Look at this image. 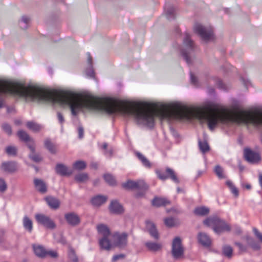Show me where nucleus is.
I'll return each instance as SVG.
<instances>
[{
	"label": "nucleus",
	"instance_id": "nucleus-1",
	"mask_svg": "<svg viewBox=\"0 0 262 262\" xmlns=\"http://www.w3.org/2000/svg\"><path fill=\"white\" fill-rule=\"evenodd\" d=\"M11 94L24 97L27 101H42L69 106L72 114L76 116L82 108L92 110V95L79 97L69 92H56L39 86H25L20 83L0 80V108L3 107V96Z\"/></svg>",
	"mask_w": 262,
	"mask_h": 262
},
{
	"label": "nucleus",
	"instance_id": "nucleus-40",
	"mask_svg": "<svg viewBox=\"0 0 262 262\" xmlns=\"http://www.w3.org/2000/svg\"><path fill=\"white\" fill-rule=\"evenodd\" d=\"M2 127L4 132L8 135L10 136L12 135V128L9 124L6 123H4L2 124Z\"/></svg>",
	"mask_w": 262,
	"mask_h": 262
},
{
	"label": "nucleus",
	"instance_id": "nucleus-18",
	"mask_svg": "<svg viewBox=\"0 0 262 262\" xmlns=\"http://www.w3.org/2000/svg\"><path fill=\"white\" fill-rule=\"evenodd\" d=\"M110 210L112 213L117 214H121L124 211L122 206L117 201H112L110 205Z\"/></svg>",
	"mask_w": 262,
	"mask_h": 262
},
{
	"label": "nucleus",
	"instance_id": "nucleus-57",
	"mask_svg": "<svg viewBox=\"0 0 262 262\" xmlns=\"http://www.w3.org/2000/svg\"><path fill=\"white\" fill-rule=\"evenodd\" d=\"M91 167L93 168L96 169L98 167V164L97 163H92L91 165Z\"/></svg>",
	"mask_w": 262,
	"mask_h": 262
},
{
	"label": "nucleus",
	"instance_id": "nucleus-8",
	"mask_svg": "<svg viewBox=\"0 0 262 262\" xmlns=\"http://www.w3.org/2000/svg\"><path fill=\"white\" fill-rule=\"evenodd\" d=\"M171 253L175 259H178L184 254V248L182 241L179 237H175L172 243Z\"/></svg>",
	"mask_w": 262,
	"mask_h": 262
},
{
	"label": "nucleus",
	"instance_id": "nucleus-22",
	"mask_svg": "<svg viewBox=\"0 0 262 262\" xmlns=\"http://www.w3.org/2000/svg\"><path fill=\"white\" fill-rule=\"evenodd\" d=\"M222 253L224 256L230 259L233 255V249L229 245H224L222 247Z\"/></svg>",
	"mask_w": 262,
	"mask_h": 262
},
{
	"label": "nucleus",
	"instance_id": "nucleus-7",
	"mask_svg": "<svg viewBox=\"0 0 262 262\" xmlns=\"http://www.w3.org/2000/svg\"><path fill=\"white\" fill-rule=\"evenodd\" d=\"M156 173L159 179L161 180L164 181L170 179L176 184H179L180 182L176 172L169 167L166 168L165 172L160 170H157Z\"/></svg>",
	"mask_w": 262,
	"mask_h": 262
},
{
	"label": "nucleus",
	"instance_id": "nucleus-28",
	"mask_svg": "<svg viewBox=\"0 0 262 262\" xmlns=\"http://www.w3.org/2000/svg\"><path fill=\"white\" fill-rule=\"evenodd\" d=\"M45 146L48 150L53 154L56 152V148L55 145L49 139H47L45 141Z\"/></svg>",
	"mask_w": 262,
	"mask_h": 262
},
{
	"label": "nucleus",
	"instance_id": "nucleus-32",
	"mask_svg": "<svg viewBox=\"0 0 262 262\" xmlns=\"http://www.w3.org/2000/svg\"><path fill=\"white\" fill-rule=\"evenodd\" d=\"M68 257L72 262H78V258L73 248L69 246L68 250Z\"/></svg>",
	"mask_w": 262,
	"mask_h": 262
},
{
	"label": "nucleus",
	"instance_id": "nucleus-26",
	"mask_svg": "<svg viewBox=\"0 0 262 262\" xmlns=\"http://www.w3.org/2000/svg\"><path fill=\"white\" fill-rule=\"evenodd\" d=\"M88 62L89 63V68L86 70L85 73L86 75L91 78L94 77V72L92 68V58L91 56L90 53H88Z\"/></svg>",
	"mask_w": 262,
	"mask_h": 262
},
{
	"label": "nucleus",
	"instance_id": "nucleus-38",
	"mask_svg": "<svg viewBox=\"0 0 262 262\" xmlns=\"http://www.w3.org/2000/svg\"><path fill=\"white\" fill-rule=\"evenodd\" d=\"M86 167V163L83 161H77L73 164V167L77 170L84 169Z\"/></svg>",
	"mask_w": 262,
	"mask_h": 262
},
{
	"label": "nucleus",
	"instance_id": "nucleus-35",
	"mask_svg": "<svg viewBox=\"0 0 262 262\" xmlns=\"http://www.w3.org/2000/svg\"><path fill=\"white\" fill-rule=\"evenodd\" d=\"M214 172L219 179H225L223 168L220 165H216L214 168Z\"/></svg>",
	"mask_w": 262,
	"mask_h": 262
},
{
	"label": "nucleus",
	"instance_id": "nucleus-48",
	"mask_svg": "<svg viewBox=\"0 0 262 262\" xmlns=\"http://www.w3.org/2000/svg\"><path fill=\"white\" fill-rule=\"evenodd\" d=\"M124 257V255L121 254L118 255H114L112 258V262H116L117 260H118L119 259L123 258Z\"/></svg>",
	"mask_w": 262,
	"mask_h": 262
},
{
	"label": "nucleus",
	"instance_id": "nucleus-31",
	"mask_svg": "<svg viewBox=\"0 0 262 262\" xmlns=\"http://www.w3.org/2000/svg\"><path fill=\"white\" fill-rule=\"evenodd\" d=\"M27 127L35 132H38L41 129V126L35 122L29 121L27 123Z\"/></svg>",
	"mask_w": 262,
	"mask_h": 262
},
{
	"label": "nucleus",
	"instance_id": "nucleus-15",
	"mask_svg": "<svg viewBox=\"0 0 262 262\" xmlns=\"http://www.w3.org/2000/svg\"><path fill=\"white\" fill-rule=\"evenodd\" d=\"M28 147L31 151V153L29 155V158L34 162H39L42 161L41 156L35 153V146L34 142H31L28 143Z\"/></svg>",
	"mask_w": 262,
	"mask_h": 262
},
{
	"label": "nucleus",
	"instance_id": "nucleus-11",
	"mask_svg": "<svg viewBox=\"0 0 262 262\" xmlns=\"http://www.w3.org/2000/svg\"><path fill=\"white\" fill-rule=\"evenodd\" d=\"M64 218L68 224L72 226H76L80 223L79 216L74 212L66 213Z\"/></svg>",
	"mask_w": 262,
	"mask_h": 262
},
{
	"label": "nucleus",
	"instance_id": "nucleus-29",
	"mask_svg": "<svg viewBox=\"0 0 262 262\" xmlns=\"http://www.w3.org/2000/svg\"><path fill=\"white\" fill-rule=\"evenodd\" d=\"M23 226L26 230L31 232L33 229L32 222L27 216H25L23 219Z\"/></svg>",
	"mask_w": 262,
	"mask_h": 262
},
{
	"label": "nucleus",
	"instance_id": "nucleus-58",
	"mask_svg": "<svg viewBox=\"0 0 262 262\" xmlns=\"http://www.w3.org/2000/svg\"><path fill=\"white\" fill-rule=\"evenodd\" d=\"M252 247L255 250H258L260 248L259 246L257 244L253 245Z\"/></svg>",
	"mask_w": 262,
	"mask_h": 262
},
{
	"label": "nucleus",
	"instance_id": "nucleus-30",
	"mask_svg": "<svg viewBox=\"0 0 262 262\" xmlns=\"http://www.w3.org/2000/svg\"><path fill=\"white\" fill-rule=\"evenodd\" d=\"M17 135L20 140L27 142V144L29 142H34V141L30 138L28 134L24 130H19L17 133Z\"/></svg>",
	"mask_w": 262,
	"mask_h": 262
},
{
	"label": "nucleus",
	"instance_id": "nucleus-42",
	"mask_svg": "<svg viewBox=\"0 0 262 262\" xmlns=\"http://www.w3.org/2000/svg\"><path fill=\"white\" fill-rule=\"evenodd\" d=\"M164 223L168 227H172L176 225L174 220L172 217L165 219Z\"/></svg>",
	"mask_w": 262,
	"mask_h": 262
},
{
	"label": "nucleus",
	"instance_id": "nucleus-33",
	"mask_svg": "<svg viewBox=\"0 0 262 262\" xmlns=\"http://www.w3.org/2000/svg\"><path fill=\"white\" fill-rule=\"evenodd\" d=\"M89 179L88 174L86 173H81L75 176V180L78 183H84Z\"/></svg>",
	"mask_w": 262,
	"mask_h": 262
},
{
	"label": "nucleus",
	"instance_id": "nucleus-63",
	"mask_svg": "<svg viewBox=\"0 0 262 262\" xmlns=\"http://www.w3.org/2000/svg\"><path fill=\"white\" fill-rule=\"evenodd\" d=\"M4 240L0 237V243H3Z\"/></svg>",
	"mask_w": 262,
	"mask_h": 262
},
{
	"label": "nucleus",
	"instance_id": "nucleus-62",
	"mask_svg": "<svg viewBox=\"0 0 262 262\" xmlns=\"http://www.w3.org/2000/svg\"><path fill=\"white\" fill-rule=\"evenodd\" d=\"M214 89H210V90H209V92H210V93H214Z\"/></svg>",
	"mask_w": 262,
	"mask_h": 262
},
{
	"label": "nucleus",
	"instance_id": "nucleus-36",
	"mask_svg": "<svg viewBox=\"0 0 262 262\" xmlns=\"http://www.w3.org/2000/svg\"><path fill=\"white\" fill-rule=\"evenodd\" d=\"M103 178L105 182L110 185H114L116 184V180L114 177L109 173L104 174Z\"/></svg>",
	"mask_w": 262,
	"mask_h": 262
},
{
	"label": "nucleus",
	"instance_id": "nucleus-59",
	"mask_svg": "<svg viewBox=\"0 0 262 262\" xmlns=\"http://www.w3.org/2000/svg\"><path fill=\"white\" fill-rule=\"evenodd\" d=\"M107 144L106 143H104L102 145V148L105 150H107Z\"/></svg>",
	"mask_w": 262,
	"mask_h": 262
},
{
	"label": "nucleus",
	"instance_id": "nucleus-39",
	"mask_svg": "<svg viewBox=\"0 0 262 262\" xmlns=\"http://www.w3.org/2000/svg\"><path fill=\"white\" fill-rule=\"evenodd\" d=\"M6 152L8 155L15 156L17 155V148L13 146H9L6 148Z\"/></svg>",
	"mask_w": 262,
	"mask_h": 262
},
{
	"label": "nucleus",
	"instance_id": "nucleus-19",
	"mask_svg": "<svg viewBox=\"0 0 262 262\" xmlns=\"http://www.w3.org/2000/svg\"><path fill=\"white\" fill-rule=\"evenodd\" d=\"M45 199L51 208L57 209L59 207L60 202L57 198L52 196H47Z\"/></svg>",
	"mask_w": 262,
	"mask_h": 262
},
{
	"label": "nucleus",
	"instance_id": "nucleus-52",
	"mask_svg": "<svg viewBox=\"0 0 262 262\" xmlns=\"http://www.w3.org/2000/svg\"><path fill=\"white\" fill-rule=\"evenodd\" d=\"M57 117H58L59 121L60 122V123H62L64 122V118H63V116L62 115V114L58 112Z\"/></svg>",
	"mask_w": 262,
	"mask_h": 262
},
{
	"label": "nucleus",
	"instance_id": "nucleus-51",
	"mask_svg": "<svg viewBox=\"0 0 262 262\" xmlns=\"http://www.w3.org/2000/svg\"><path fill=\"white\" fill-rule=\"evenodd\" d=\"M232 193H233L236 196L238 195V191L237 189L234 186L231 188H230Z\"/></svg>",
	"mask_w": 262,
	"mask_h": 262
},
{
	"label": "nucleus",
	"instance_id": "nucleus-14",
	"mask_svg": "<svg viewBox=\"0 0 262 262\" xmlns=\"http://www.w3.org/2000/svg\"><path fill=\"white\" fill-rule=\"evenodd\" d=\"M198 240L199 244L205 248H209L211 245V239L205 233L199 232L198 234Z\"/></svg>",
	"mask_w": 262,
	"mask_h": 262
},
{
	"label": "nucleus",
	"instance_id": "nucleus-64",
	"mask_svg": "<svg viewBox=\"0 0 262 262\" xmlns=\"http://www.w3.org/2000/svg\"><path fill=\"white\" fill-rule=\"evenodd\" d=\"M98 181H99L98 180H96V181H95L94 182V184H95V185H96V183H97V182H98Z\"/></svg>",
	"mask_w": 262,
	"mask_h": 262
},
{
	"label": "nucleus",
	"instance_id": "nucleus-5",
	"mask_svg": "<svg viewBox=\"0 0 262 262\" xmlns=\"http://www.w3.org/2000/svg\"><path fill=\"white\" fill-rule=\"evenodd\" d=\"M183 44L185 49L182 50V55L186 62L188 64H190L191 63V61L189 57V55L194 50V45L193 41L190 38V35L188 33H185V36L183 40Z\"/></svg>",
	"mask_w": 262,
	"mask_h": 262
},
{
	"label": "nucleus",
	"instance_id": "nucleus-12",
	"mask_svg": "<svg viewBox=\"0 0 262 262\" xmlns=\"http://www.w3.org/2000/svg\"><path fill=\"white\" fill-rule=\"evenodd\" d=\"M244 155L246 159L251 163H257L260 160L259 155L250 148L245 149Z\"/></svg>",
	"mask_w": 262,
	"mask_h": 262
},
{
	"label": "nucleus",
	"instance_id": "nucleus-2",
	"mask_svg": "<svg viewBox=\"0 0 262 262\" xmlns=\"http://www.w3.org/2000/svg\"><path fill=\"white\" fill-rule=\"evenodd\" d=\"M203 223L205 226L211 227L217 234L224 232H230L231 230L229 224L217 216L208 217L204 221Z\"/></svg>",
	"mask_w": 262,
	"mask_h": 262
},
{
	"label": "nucleus",
	"instance_id": "nucleus-9",
	"mask_svg": "<svg viewBox=\"0 0 262 262\" xmlns=\"http://www.w3.org/2000/svg\"><path fill=\"white\" fill-rule=\"evenodd\" d=\"M194 29V31L205 41H208L213 37V31L211 28H207L200 24H196Z\"/></svg>",
	"mask_w": 262,
	"mask_h": 262
},
{
	"label": "nucleus",
	"instance_id": "nucleus-13",
	"mask_svg": "<svg viewBox=\"0 0 262 262\" xmlns=\"http://www.w3.org/2000/svg\"><path fill=\"white\" fill-rule=\"evenodd\" d=\"M17 163L15 161L4 162L1 166V169L8 173H13L17 170Z\"/></svg>",
	"mask_w": 262,
	"mask_h": 262
},
{
	"label": "nucleus",
	"instance_id": "nucleus-6",
	"mask_svg": "<svg viewBox=\"0 0 262 262\" xmlns=\"http://www.w3.org/2000/svg\"><path fill=\"white\" fill-rule=\"evenodd\" d=\"M128 234L125 232L120 233L115 232L112 234L111 238L113 240L112 243V247H117L120 249L125 248L127 245Z\"/></svg>",
	"mask_w": 262,
	"mask_h": 262
},
{
	"label": "nucleus",
	"instance_id": "nucleus-37",
	"mask_svg": "<svg viewBox=\"0 0 262 262\" xmlns=\"http://www.w3.org/2000/svg\"><path fill=\"white\" fill-rule=\"evenodd\" d=\"M199 145L201 151L203 153H205L209 150L208 144L205 141L202 142L200 140L199 141Z\"/></svg>",
	"mask_w": 262,
	"mask_h": 262
},
{
	"label": "nucleus",
	"instance_id": "nucleus-21",
	"mask_svg": "<svg viewBox=\"0 0 262 262\" xmlns=\"http://www.w3.org/2000/svg\"><path fill=\"white\" fill-rule=\"evenodd\" d=\"M33 248L35 255L40 258H43L47 256V251L41 245H33Z\"/></svg>",
	"mask_w": 262,
	"mask_h": 262
},
{
	"label": "nucleus",
	"instance_id": "nucleus-17",
	"mask_svg": "<svg viewBox=\"0 0 262 262\" xmlns=\"http://www.w3.org/2000/svg\"><path fill=\"white\" fill-rule=\"evenodd\" d=\"M56 172L61 176H70L72 173V171L69 170L68 168L63 164L58 163L55 167Z\"/></svg>",
	"mask_w": 262,
	"mask_h": 262
},
{
	"label": "nucleus",
	"instance_id": "nucleus-41",
	"mask_svg": "<svg viewBox=\"0 0 262 262\" xmlns=\"http://www.w3.org/2000/svg\"><path fill=\"white\" fill-rule=\"evenodd\" d=\"M166 16L168 19H173L175 17L174 9L173 7L168 9L166 12Z\"/></svg>",
	"mask_w": 262,
	"mask_h": 262
},
{
	"label": "nucleus",
	"instance_id": "nucleus-46",
	"mask_svg": "<svg viewBox=\"0 0 262 262\" xmlns=\"http://www.w3.org/2000/svg\"><path fill=\"white\" fill-rule=\"evenodd\" d=\"M47 255H49L50 257L52 258H56L58 257V253L55 251H47Z\"/></svg>",
	"mask_w": 262,
	"mask_h": 262
},
{
	"label": "nucleus",
	"instance_id": "nucleus-4",
	"mask_svg": "<svg viewBox=\"0 0 262 262\" xmlns=\"http://www.w3.org/2000/svg\"><path fill=\"white\" fill-rule=\"evenodd\" d=\"M122 187L126 189H137L139 190L135 194L137 198L143 197L148 189V185L143 180L137 181L128 180L122 184Z\"/></svg>",
	"mask_w": 262,
	"mask_h": 262
},
{
	"label": "nucleus",
	"instance_id": "nucleus-20",
	"mask_svg": "<svg viewBox=\"0 0 262 262\" xmlns=\"http://www.w3.org/2000/svg\"><path fill=\"white\" fill-rule=\"evenodd\" d=\"M34 183L35 188L39 192L41 193H45L47 192V185L42 180L35 179L34 180Z\"/></svg>",
	"mask_w": 262,
	"mask_h": 262
},
{
	"label": "nucleus",
	"instance_id": "nucleus-50",
	"mask_svg": "<svg viewBox=\"0 0 262 262\" xmlns=\"http://www.w3.org/2000/svg\"><path fill=\"white\" fill-rule=\"evenodd\" d=\"M29 20H30L29 18L27 16H24L21 17V22H23L25 24V26H24V29L27 28V24L29 23Z\"/></svg>",
	"mask_w": 262,
	"mask_h": 262
},
{
	"label": "nucleus",
	"instance_id": "nucleus-45",
	"mask_svg": "<svg viewBox=\"0 0 262 262\" xmlns=\"http://www.w3.org/2000/svg\"><path fill=\"white\" fill-rule=\"evenodd\" d=\"M190 80L191 83H192L194 85H198L197 78L192 73H190Z\"/></svg>",
	"mask_w": 262,
	"mask_h": 262
},
{
	"label": "nucleus",
	"instance_id": "nucleus-49",
	"mask_svg": "<svg viewBox=\"0 0 262 262\" xmlns=\"http://www.w3.org/2000/svg\"><path fill=\"white\" fill-rule=\"evenodd\" d=\"M253 230L255 235L262 242V234L260 233L255 228H253Z\"/></svg>",
	"mask_w": 262,
	"mask_h": 262
},
{
	"label": "nucleus",
	"instance_id": "nucleus-23",
	"mask_svg": "<svg viewBox=\"0 0 262 262\" xmlns=\"http://www.w3.org/2000/svg\"><path fill=\"white\" fill-rule=\"evenodd\" d=\"M107 200V197L104 195H97L92 199V204L96 206H99L104 204Z\"/></svg>",
	"mask_w": 262,
	"mask_h": 262
},
{
	"label": "nucleus",
	"instance_id": "nucleus-60",
	"mask_svg": "<svg viewBox=\"0 0 262 262\" xmlns=\"http://www.w3.org/2000/svg\"><path fill=\"white\" fill-rule=\"evenodd\" d=\"M177 192H178V193L184 192V190L183 189H182L181 188H180V187H178L177 188Z\"/></svg>",
	"mask_w": 262,
	"mask_h": 262
},
{
	"label": "nucleus",
	"instance_id": "nucleus-24",
	"mask_svg": "<svg viewBox=\"0 0 262 262\" xmlns=\"http://www.w3.org/2000/svg\"><path fill=\"white\" fill-rule=\"evenodd\" d=\"M170 204V202L166 199L162 198H155L152 201V204L156 207L165 206Z\"/></svg>",
	"mask_w": 262,
	"mask_h": 262
},
{
	"label": "nucleus",
	"instance_id": "nucleus-53",
	"mask_svg": "<svg viewBox=\"0 0 262 262\" xmlns=\"http://www.w3.org/2000/svg\"><path fill=\"white\" fill-rule=\"evenodd\" d=\"M217 85L219 88L224 89V90L225 89V85L223 83V82H222V81L219 80L217 82Z\"/></svg>",
	"mask_w": 262,
	"mask_h": 262
},
{
	"label": "nucleus",
	"instance_id": "nucleus-44",
	"mask_svg": "<svg viewBox=\"0 0 262 262\" xmlns=\"http://www.w3.org/2000/svg\"><path fill=\"white\" fill-rule=\"evenodd\" d=\"M234 244L238 247L240 253L245 252L246 251L247 248L246 246H244L241 243L239 242H235Z\"/></svg>",
	"mask_w": 262,
	"mask_h": 262
},
{
	"label": "nucleus",
	"instance_id": "nucleus-47",
	"mask_svg": "<svg viewBox=\"0 0 262 262\" xmlns=\"http://www.w3.org/2000/svg\"><path fill=\"white\" fill-rule=\"evenodd\" d=\"M78 137L79 139H82L84 136V129L82 126H79L78 127Z\"/></svg>",
	"mask_w": 262,
	"mask_h": 262
},
{
	"label": "nucleus",
	"instance_id": "nucleus-43",
	"mask_svg": "<svg viewBox=\"0 0 262 262\" xmlns=\"http://www.w3.org/2000/svg\"><path fill=\"white\" fill-rule=\"evenodd\" d=\"M7 185L3 179L0 178V192H4L6 191Z\"/></svg>",
	"mask_w": 262,
	"mask_h": 262
},
{
	"label": "nucleus",
	"instance_id": "nucleus-55",
	"mask_svg": "<svg viewBox=\"0 0 262 262\" xmlns=\"http://www.w3.org/2000/svg\"><path fill=\"white\" fill-rule=\"evenodd\" d=\"M242 233V230L241 228L238 227H236L235 228V233L236 234H240Z\"/></svg>",
	"mask_w": 262,
	"mask_h": 262
},
{
	"label": "nucleus",
	"instance_id": "nucleus-27",
	"mask_svg": "<svg viewBox=\"0 0 262 262\" xmlns=\"http://www.w3.org/2000/svg\"><path fill=\"white\" fill-rule=\"evenodd\" d=\"M209 212V209L205 206H202L196 208L194 210L195 214L200 216H204L208 214Z\"/></svg>",
	"mask_w": 262,
	"mask_h": 262
},
{
	"label": "nucleus",
	"instance_id": "nucleus-10",
	"mask_svg": "<svg viewBox=\"0 0 262 262\" xmlns=\"http://www.w3.org/2000/svg\"><path fill=\"white\" fill-rule=\"evenodd\" d=\"M35 218L37 222L50 229H54L56 227L54 222L49 216L41 213H37Z\"/></svg>",
	"mask_w": 262,
	"mask_h": 262
},
{
	"label": "nucleus",
	"instance_id": "nucleus-3",
	"mask_svg": "<svg viewBox=\"0 0 262 262\" xmlns=\"http://www.w3.org/2000/svg\"><path fill=\"white\" fill-rule=\"evenodd\" d=\"M96 228L98 233L102 236L99 240L100 248L107 251L110 250L112 248V244L110 241L112 234H111L110 229L103 224L98 225Z\"/></svg>",
	"mask_w": 262,
	"mask_h": 262
},
{
	"label": "nucleus",
	"instance_id": "nucleus-61",
	"mask_svg": "<svg viewBox=\"0 0 262 262\" xmlns=\"http://www.w3.org/2000/svg\"><path fill=\"white\" fill-rule=\"evenodd\" d=\"M245 188H247V189H250L251 187V185L250 184H246L245 186Z\"/></svg>",
	"mask_w": 262,
	"mask_h": 262
},
{
	"label": "nucleus",
	"instance_id": "nucleus-54",
	"mask_svg": "<svg viewBox=\"0 0 262 262\" xmlns=\"http://www.w3.org/2000/svg\"><path fill=\"white\" fill-rule=\"evenodd\" d=\"M105 155L107 157H111L113 155V149L110 148L108 150H106Z\"/></svg>",
	"mask_w": 262,
	"mask_h": 262
},
{
	"label": "nucleus",
	"instance_id": "nucleus-56",
	"mask_svg": "<svg viewBox=\"0 0 262 262\" xmlns=\"http://www.w3.org/2000/svg\"><path fill=\"white\" fill-rule=\"evenodd\" d=\"M226 184L230 188H231L232 187L234 186L232 183V182L230 181H227L226 182Z\"/></svg>",
	"mask_w": 262,
	"mask_h": 262
},
{
	"label": "nucleus",
	"instance_id": "nucleus-16",
	"mask_svg": "<svg viewBox=\"0 0 262 262\" xmlns=\"http://www.w3.org/2000/svg\"><path fill=\"white\" fill-rule=\"evenodd\" d=\"M146 228L151 236L156 239H159V236L158 232L156 229L155 225L152 222L150 221H146Z\"/></svg>",
	"mask_w": 262,
	"mask_h": 262
},
{
	"label": "nucleus",
	"instance_id": "nucleus-25",
	"mask_svg": "<svg viewBox=\"0 0 262 262\" xmlns=\"http://www.w3.org/2000/svg\"><path fill=\"white\" fill-rule=\"evenodd\" d=\"M145 245L149 250L153 252L158 251L162 248L161 244L155 242H147Z\"/></svg>",
	"mask_w": 262,
	"mask_h": 262
},
{
	"label": "nucleus",
	"instance_id": "nucleus-34",
	"mask_svg": "<svg viewBox=\"0 0 262 262\" xmlns=\"http://www.w3.org/2000/svg\"><path fill=\"white\" fill-rule=\"evenodd\" d=\"M136 155L145 166L147 167H150L151 165L149 161L147 159H146V158L144 155H143L139 152H137L136 153Z\"/></svg>",
	"mask_w": 262,
	"mask_h": 262
}]
</instances>
